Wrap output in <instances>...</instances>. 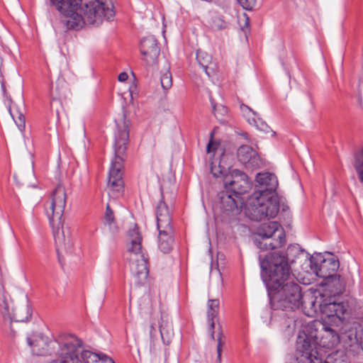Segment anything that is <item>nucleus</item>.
<instances>
[{
    "mask_svg": "<svg viewBox=\"0 0 363 363\" xmlns=\"http://www.w3.org/2000/svg\"><path fill=\"white\" fill-rule=\"evenodd\" d=\"M128 79V74L125 72H123L118 76V80L120 82H125Z\"/></svg>",
    "mask_w": 363,
    "mask_h": 363,
    "instance_id": "44",
    "label": "nucleus"
},
{
    "mask_svg": "<svg viewBox=\"0 0 363 363\" xmlns=\"http://www.w3.org/2000/svg\"><path fill=\"white\" fill-rule=\"evenodd\" d=\"M66 199L65 187L59 184L53 190L50 199L45 203V213L52 228L56 250L61 265H63V254L71 255L73 252V243L69 229L64 226L62 220Z\"/></svg>",
    "mask_w": 363,
    "mask_h": 363,
    "instance_id": "2",
    "label": "nucleus"
},
{
    "mask_svg": "<svg viewBox=\"0 0 363 363\" xmlns=\"http://www.w3.org/2000/svg\"><path fill=\"white\" fill-rule=\"evenodd\" d=\"M213 133H211V140L209 141V143H208L207 145V147H206V150H207V152L208 153H211V152L214 151L215 150V148L213 147H214V144L213 143Z\"/></svg>",
    "mask_w": 363,
    "mask_h": 363,
    "instance_id": "43",
    "label": "nucleus"
},
{
    "mask_svg": "<svg viewBox=\"0 0 363 363\" xmlns=\"http://www.w3.org/2000/svg\"><path fill=\"white\" fill-rule=\"evenodd\" d=\"M13 178L16 180V183L20 184L19 181L18 180V176L17 175L15 174L13 176Z\"/></svg>",
    "mask_w": 363,
    "mask_h": 363,
    "instance_id": "49",
    "label": "nucleus"
},
{
    "mask_svg": "<svg viewBox=\"0 0 363 363\" xmlns=\"http://www.w3.org/2000/svg\"><path fill=\"white\" fill-rule=\"evenodd\" d=\"M174 245V230H159L157 247L162 253H169L173 250Z\"/></svg>",
    "mask_w": 363,
    "mask_h": 363,
    "instance_id": "24",
    "label": "nucleus"
},
{
    "mask_svg": "<svg viewBox=\"0 0 363 363\" xmlns=\"http://www.w3.org/2000/svg\"><path fill=\"white\" fill-rule=\"evenodd\" d=\"M310 340L315 341V346L319 345L323 347L333 348L337 346L341 340L340 329L338 332L333 328L323 326L320 331H315L313 334H306Z\"/></svg>",
    "mask_w": 363,
    "mask_h": 363,
    "instance_id": "15",
    "label": "nucleus"
},
{
    "mask_svg": "<svg viewBox=\"0 0 363 363\" xmlns=\"http://www.w3.org/2000/svg\"><path fill=\"white\" fill-rule=\"evenodd\" d=\"M161 86L164 91L169 89L172 86V74L169 67H167L164 72L162 74L160 79Z\"/></svg>",
    "mask_w": 363,
    "mask_h": 363,
    "instance_id": "35",
    "label": "nucleus"
},
{
    "mask_svg": "<svg viewBox=\"0 0 363 363\" xmlns=\"http://www.w3.org/2000/svg\"><path fill=\"white\" fill-rule=\"evenodd\" d=\"M113 172V158L111 159L110 163V168L108 172V179L107 182V187L108 189V195L111 196V194L113 193V180H111L112 174Z\"/></svg>",
    "mask_w": 363,
    "mask_h": 363,
    "instance_id": "40",
    "label": "nucleus"
},
{
    "mask_svg": "<svg viewBox=\"0 0 363 363\" xmlns=\"http://www.w3.org/2000/svg\"><path fill=\"white\" fill-rule=\"evenodd\" d=\"M49 4L59 13V22L67 30H79L86 23L98 26L104 18L111 21L113 15V4L109 8L99 0H49Z\"/></svg>",
    "mask_w": 363,
    "mask_h": 363,
    "instance_id": "1",
    "label": "nucleus"
},
{
    "mask_svg": "<svg viewBox=\"0 0 363 363\" xmlns=\"http://www.w3.org/2000/svg\"><path fill=\"white\" fill-rule=\"evenodd\" d=\"M344 347L353 354L363 352V325L358 321H345L340 326Z\"/></svg>",
    "mask_w": 363,
    "mask_h": 363,
    "instance_id": "12",
    "label": "nucleus"
},
{
    "mask_svg": "<svg viewBox=\"0 0 363 363\" xmlns=\"http://www.w3.org/2000/svg\"><path fill=\"white\" fill-rule=\"evenodd\" d=\"M219 308V301L218 299H210L208 303L207 317L209 321V331L211 338L216 340L215 337V319L217 318Z\"/></svg>",
    "mask_w": 363,
    "mask_h": 363,
    "instance_id": "27",
    "label": "nucleus"
},
{
    "mask_svg": "<svg viewBox=\"0 0 363 363\" xmlns=\"http://www.w3.org/2000/svg\"><path fill=\"white\" fill-rule=\"evenodd\" d=\"M223 186L228 191H231L235 195L244 194L251 188V183L247 175L237 169L229 170L228 174L225 175Z\"/></svg>",
    "mask_w": 363,
    "mask_h": 363,
    "instance_id": "13",
    "label": "nucleus"
},
{
    "mask_svg": "<svg viewBox=\"0 0 363 363\" xmlns=\"http://www.w3.org/2000/svg\"><path fill=\"white\" fill-rule=\"evenodd\" d=\"M104 225L111 230V224L113 222V211L109 202L106 203V212L104 216Z\"/></svg>",
    "mask_w": 363,
    "mask_h": 363,
    "instance_id": "36",
    "label": "nucleus"
},
{
    "mask_svg": "<svg viewBox=\"0 0 363 363\" xmlns=\"http://www.w3.org/2000/svg\"><path fill=\"white\" fill-rule=\"evenodd\" d=\"M271 303L276 310L294 311L303 304L301 286L294 280L287 279L276 289H268Z\"/></svg>",
    "mask_w": 363,
    "mask_h": 363,
    "instance_id": "6",
    "label": "nucleus"
},
{
    "mask_svg": "<svg viewBox=\"0 0 363 363\" xmlns=\"http://www.w3.org/2000/svg\"><path fill=\"white\" fill-rule=\"evenodd\" d=\"M286 324L287 325V328H294L295 327V325H296V320L294 319V318L291 317V318H288L286 320Z\"/></svg>",
    "mask_w": 363,
    "mask_h": 363,
    "instance_id": "46",
    "label": "nucleus"
},
{
    "mask_svg": "<svg viewBox=\"0 0 363 363\" xmlns=\"http://www.w3.org/2000/svg\"><path fill=\"white\" fill-rule=\"evenodd\" d=\"M11 116L14 120L16 125L18 127L21 131H23L25 129V117L23 114L21 113H17V119L16 118V116L12 113L11 110H9Z\"/></svg>",
    "mask_w": 363,
    "mask_h": 363,
    "instance_id": "38",
    "label": "nucleus"
},
{
    "mask_svg": "<svg viewBox=\"0 0 363 363\" xmlns=\"http://www.w3.org/2000/svg\"><path fill=\"white\" fill-rule=\"evenodd\" d=\"M50 111L51 112L55 111L56 114L59 115V109L57 107L55 108V106H61V101H60V97L64 95V92L62 90L58 88V86H56L55 87L53 86V85L51 86L50 89Z\"/></svg>",
    "mask_w": 363,
    "mask_h": 363,
    "instance_id": "28",
    "label": "nucleus"
},
{
    "mask_svg": "<svg viewBox=\"0 0 363 363\" xmlns=\"http://www.w3.org/2000/svg\"><path fill=\"white\" fill-rule=\"evenodd\" d=\"M79 340L80 341V345L75 354L79 363H82V362L84 363H113V360L106 355L101 356L89 350H84L82 340L79 338Z\"/></svg>",
    "mask_w": 363,
    "mask_h": 363,
    "instance_id": "21",
    "label": "nucleus"
},
{
    "mask_svg": "<svg viewBox=\"0 0 363 363\" xmlns=\"http://www.w3.org/2000/svg\"><path fill=\"white\" fill-rule=\"evenodd\" d=\"M130 122L126 118L124 111L121 118H118V135L115 140V199L125 196V184L123 180V155L126 150V145L129 140V126Z\"/></svg>",
    "mask_w": 363,
    "mask_h": 363,
    "instance_id": "5",
    "label": "nucleus"
},
{
    "mask_svg": "<svg viewBox=\"0 0 363 363\" xmlns=\"http://www.w3.org/2000/svg\"><path fill=\"white\" fill-rule=\"evenodd\" d=\"M220 208L224 212H233L237 210V205L232 195L221 193L220 196Z\"/></svg>",
    "mask_w": 363,
    "mask_h": 363,
    "instance_id": "29",
    "label": "nucleus"
},
{
    "mask_svg": "<svg viewBox=\"0 0 363 363\" xmlns=\"http://www.w3.org/2000/svg\"><path fill=\"white\" fill-rule=\"evenodd\" d=\"M160 328L164 344L170 345L179 343L181 340L180 331L178 329L174 330L170 323L162 320Z\"/></svg>",
    "mask_w": 363,
    "mask_h": 363,
    "instance_id": "23",
    "label": "nucleus"
},
{
    "mask_svg": "<svg viewBox=\"0 0 363 363\" xmlns=\"http://www.w3.org/2000/svg\"><path fill=\"white\" fill-rule=\"evenodd\" d=\"M353 167L357 174L358 179L363 183V147L354 152Z\"/></svg>",
    "mask_w": 363,
    "mask_h": 363,
    "instance_id": "30",
    "label": "nucleus"
},
{
    "mask_svg": "<svg viewBox=\"0 0 363 363\" xmlns=\"http://www.w3.org/2000/svg\"><path fill=\"white\" fill-rule=\"evenodd\" d=\"M140 48L147 65L153 66L157 64L160 50L157 40L153 36L143 38L140 41Z\"/></svg>",
    "mask_w": 363,
    "mask_h": 363,
    "instance_id": "16",
    "label": "nucleus"
},
{
    "mask_svg": "<svg viewBox=\"0 0 363 363\" xmlns=\"http://www.w3.org/2000/svg\"><path fill=\"white\" fill-rule=\"evenodd\" d=\"M256 182L262 189L255 193H264L268 196H277L275 191L278 186V181L275 174L269 172L258 173L256 175Z\"/></svg>",
    "mask_w": 363,
    "mask_h": 363,
    "instance_id": "18",
    "label": "nucleus"
},
{
    "mask_svg": "<svg viewBox=\"0 0 363 363\" xmlns=\"http://www.w3.org/2000/svg\"><path fill=\"white\" fill-rule=\"evenodd\" d=\"M243 18H244L243 20L245 21V26L246 27H248V26H249V18L247 16L246 14H244Z\"/></svg>",
    "mask_w": 363,
    "mask_h": 363,
    "instance_id": "47",
    "label": "nucleus"
},
{
    "mask_svg": "<svg viewBox=\"0 0 363 363\" xmlns=\"http://www.w3.org/2000/svg\"><path fill=\"white\" fill-rule=\"evenodd\" d=\"M289 260L291 262L298 261L300 263L303 261L298 258L297 254L289 256L288 249L286 255L280 252H274L260 260L262 277L267 289H276L279 286V283L291 279Z\"/></svg>",
    "mask_w": 363,
    "mask_h": 363,
    "instance_id": "4",
    "label": "nucleus"
},
{
    "mask_svg": "<svg viewBox=\"0 0 363 363\" xmlns=\"http://www.w3.org/2000/svg\"><path fill=\"white\" fill-rule=\"evenodd\" d=\"M156 218L158 230H174L170 211L163 201L157 204Z\"/></svg>",
    "mask_w": 363,
    "mask_h": 363,
    "instance_id": "20",
    "label": "nucleus"
},
{
    "mask_svg": "<svg viewBox=\"0 0 363 363\" xmlns=\"http://www.w3.org/2000/svg\"><path fill=\"white\" fill-rule=\"evenodd\" d=\"M353 284L354 280L351 281H348L345 274H334L331 277L323 279L321 282V285L325 286L326 289L333 296L343 294L346 289L347 285Z\"/></svg>",
    "mask_w": 363,
    "mask_h": 363,
    "instance_id": "17",
    "label": "nucleus"
},
{
    "mask_svg": "<svg viewBox=\"0 0 363 363\" xmlns=\"http://www.w3.org/2000/svg\"><path fill=\"white\" fill-rule=\"evenodd\" d=\"M250 123H252L257 126L258 129L264 132H269L270 127L259 117L257 119L252 118V122L249 120Z\"/></svg>",
    "mask_w": 363,
    "mask_h": 363,
    "instance_id": "39",
    "label": "nucleus"
},
{
    "mask_svg": "<svg viewBox=\"0 0 363 363\" xmlns=\"http://www.w3.org/2000/svg\"><path fill=\"white\" fill-rule=\"evenodd\" d=\"M294 254H297L298 258L303 260L308 264L311 272L323 278V279L335 274V272L340 267L337 259L333 258L326 259L320 254L313 257L304 250L301 249L298 245H289L288 247V255L292 256Z\"/></svg>",
    "mask_w": 363,
    "mask_h": 363,
    "instance_id": "9",
    "label": "nucleus"
},
{
    "mask_svg": "<svg viewBox=\"0 0 363 363\" xmlns=\"http://www.w3.org/2000/svg\"><path fill=\"white\" fill-rule=\"evenodd\" d=\"M238 160L246 167L254 169L259 168L261 160L257 153L248 145L240 146L237 151Z\"/></svg>",
    "mask_w": 363,
    "mask_h": 363,
    "instance_id": "19",
    "label": "nucleus"
},
{
    "mask_svg": "<svg viewBox=\"0 0 363 363\" xmlns=\"http://www.w3.org/2000/svg\"><path fill=\"white\" fill-rule=\"evenodd\" d=\"M311 303L312 309L314 311L319 309L324 316V320L330 325L340 327L345 322L347 314V305L345 303L328 301L320 295L311 301Z\"/></svg>",
    "mask_w": 363,
    "mask_h": 363,
    "instance_id": "11",
    "label": "nucleus"
},
{
    "mask_svg": "<svg viewBox=\"0 0 363 363\" xmlns=\"http://www.w3.org/2000/svg\"><path fill=\"white\" fill-rule=\"evenodd\" d=\"M238 1L246 10H251L256 4V0H238Z\"/></svg>",
    "mask_w": 363,
    "mask_h": 363,
    "instance_id": "42",
    "label": "nucleus"
},
{
    "mask_svg": "<svg viewBox=\"0 0 363 363\" xmlns=\"http://www.w3.org/2000/svg\"><path fill=\"white\" fill-rule=\"evenodd\" d=\"M244 106H245L246 108L249 109L250 111H252L255 116H257V113H256V112H255V111H252V110L249 106H246V105H244Z\"/></svg>",
    "mask_w": 363,
    "mask_h": 363,
    "instance_id": "48",
    "label": "nucleus"
},
{
    "mask_svg": "<svg viewBox=\"0 0 363 363\" xmlns=\"http://www.w3.org/2000/svg\"><path fill=\"white\" fill-rule=\"evenodd\" d=\"M216 333H217V335H216L217 359H216V361L218 363H221L222 362V359H221L222 348L225 344V342L223 340L224 338L223 331L222 327L220 325L218 326Z\"/></svg>",
    "mask_w": 363,
    "mask_h": 363,
    "instance_id": "34",
    "label": "nucleus"
},
{
    "mask_svg": "<svg viewBox=\"0 0 363 363\" xmlns=\"http://www.w3.org/2000/svg\"><path fill=\"white\" fill-rule=\"evenodd\" d=\"M2 89H3L4 92H5L6 89H5V86H4V85L3 84H2Z\"/></svg>",
    "mask_w": 363,
    "mask_h": 363,
    "instance_id": "50",
    "label": "nucleus"
},
{
    "mask_svg": "<svg viewBox=\"0 0 363 363\" xmlns=\"http://www.w3.org/2000/svg\"><path fill=\"white\" fill-rule=\"evenodd\" d=\"M324 363H350L348 358L342 350H336L327 355Z\"/></svg>",
    "mask_w": 363,
    "mask_h": 363,
    "instance_id": "31",
    "label": "nucleus"
},
{
    "mask_svg": "<svg viewBox=\"0 0 363 363\" xmlns=\"http://www.w3.org/2000/svg\"><path fill=\"white\" fill-rule=\"evenodd\" d=\"M279 211L277 196H268L264 193H254L245 204V215L251 220L259 221L265 218L275 217Z\"/></svg>",
    "mask_w": 363,
    "mask_h": 363,
    "instance_id": "8",
    "label": "nucleus"
},
{
    "mask_svg": "<svg viewBox=\"0 0 363 363\" xmlns=\"http://www.w3.org/2000/svg\"><path fill=\"white\" fill-rule=\"evenodd\" d=\"M196 60L208 77H211L215 72L216 65L212 61L211 55L207 52L201 50H197Z\"/></svg>",
    "mask_w": 363,
    "mask_h": 363,
    "instance_id": "26",
    "label": "nucleus"
},
{
    "mask_svg": "<svg viewBox=\"0 0 363 363\" xmlns=\"http://www.w3.org/2000/svg\"><path fill=\"white\" fill-rule=\"evenodd\" d=\"M254 242L256 246L262 250H274L281 247L284 243V240L268 236H259L257 233L255 234Z\"/></svg>",
    "mask_w": 363,
    "mask_h": 363,
    "instance_id": "25",
    "label": "nucleus"
},
{
    "mask_svg": "<svg viewBox=\"0 0 363 363\" xmlns=\"http://www.w3.org/2000/svg\"><path fill=\"white\" fill-rule=\"evenodd\" d=\"M211 27L214 30H222L227 27V23L220 17L213 18Z\"/></svg>",
    "mask_w": 363,
    "mask_h": 363,
    "instance_id": "41",
    "label": "nucleus"
},
{
    "mask_svg": "<svg viewBox=\"0 0 363 363\" xmlns=\"http://www.w3.org/2000/svg\"><path fill=\"white\" fill-rule=\"evenodd\" d=\"M211 172L215 177H218L220 176L225 177V175L228 174L230 168H226L224 166H222L220 164V161H218V160H215L211 162Z\"/></svg>",
    "mask_w": 363,
    "mask_h": 363,
    "instance_id": "32",
    "label": "nucleus"
},
{
    "mask_svg": "<svg viewBox=\"0 0 363 363\" xmlns=\"http://www.w3.org/2000/svg\"><path fill=\"white\" fill-rule=\"evenodd\" d=\"M128 237L127 249L129 252L130 271L136 279V282L143 284L147 278L149 270L147 259L143 253L142 236L136 225L129 230Z\"/></svg>",
    "mask_w": 363,
    "mask_h": 363,
    "instance_id": "7",
    "label": "nucleus"
},
{
    "mask_svg": "<svg viewBox=\"0 0 363 363\" xmlns=\"http://www.w3.org/2000/svg\"><path fill=\"white\" fill-rule=\"evenodd\" d=\"M350 311L355 318H363V304L362 303L355 301L354 304L352 305Z\"/></svg>",
    "mask_w": 363,
    "mask_h": 363,
    "instance_id": "37",
    "label": "nucleus"
},
{
    "mask_svg": "<svg viewBox=\"0 0 363 363\" xmlns=\"http://www.w3.org/2000/svg\"><path fill=\"white\" fill-rule=\"evenodd\" d=\"M259 236H268L272 238L284 240V233L280 224L277 221H269L260 225L257 233Z\"/></svg>",
    "mask_w": 363,
    "mask_h": 363,
    "instance_id": "22",
    "label": "nucleus"
},
{
    "mask_svg": "<svg viewBox=\"0 0 363 363\" xmlns=\"http://www.w3.org/2000/svg\"><path fill=\"white\" fill-rule=\"evenodd\" d=\"M0 313L4 322H8L13 335L14 332L11 326L12 322H28L32 316L28 301L14 304L12 301L9 302L7 293L3 285L0 287Z\"/></svg>",
    "mask_w": 363,
    "mask_h": 363,
    "instance_id": "10",
    "label": "nucleus"
},
{
    "mask_svg": "<svg viewBox=\"0 0 363 363\" xmlns=\"http://www.w3.org/2000/svg\"><path fill=\"white\" fill-rule=\"evenodd\" d=\"M315 342L308 338L306 331L303 336L299 335L297 340V351L300 353L297 357L298 363H322V359L318 356Z\"/></svg>",
    "mask_w": 363,
    "mask_h": 363,
    "instance_id": "14",
    "label": "nucleus"
},
{
    "mask_svg": "<svg viewBox=\"0 0 363 363\" xmlns=\"http://www.w3.org/2000/svg\"><path fill=\"white\" fill-rule=\"evenodd\" d=\"M211 275L214 274L217 277L218 282L222 281L221 274L218 268H216L215 269H211Z\"/></svg>",
    "mask_w": 363,
    "mask_h": 363,
    "instance_id": "45",
    "label": "nucleus"
},
{
    "mask_svg": "<svg viewBox=\"0 0 363 363\" xmlns=\"http://www.w3.org/2000/svg\"><path fill=\"white\" fill-rule=\"evenodd\" d=\"M27 342L32 349L33 354L46 356L55 352L57 348V354L60 359L52 360L50 363H79L77 355V349L80 345L79 338L72 334H61L54 340L37 335L27 337Z\"/></svg>",
    "mask_w": 363,
    "mask_h": 363,
    "instance_id": "3",
    "label": "nucleus"
},
{
    "mask_svg": "<svg viewBox=\"0 0 363 363\" xmlns=\"http://www.w3.org/2000/svg\"><path fill=\"white\" fill-rule=\"evenodd\" d=\"M210 101L212 105L213 114L217 118L222 119V118L228 113L227 107L221 104L216 103L211 95H210Z\"/></svg>",
    "mask_w": 363,
    "mask_h": 363,
    "instance_id": "33",
    "label": "nucleus"
}]
</instances>
